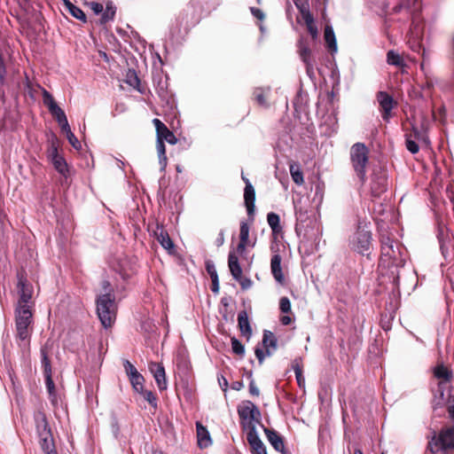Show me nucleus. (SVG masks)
I'll list each match as a JSON object with an SVG mask.
<instances>
[{"mask_svg": "<svg viewBox=\"0 0 454 454\" xmlns=\"http://www.w3.org/2000/svg\"><path fill=\"white\" fill-rule=\"evenodd\" d=\"M427 450L432 454L454 452V426H443L438 433L434 432Z\"/></svg>", "mask_w": 454, "mask_h": 454, "instance_id": "f257e3e1", "label": "nucleus"}, {"mask_svg": "<svg viewBox=\"0 0 454 454\" xmlns=\"http://www.w3.org/2000/svg\"><path fill=\"white\" fill-rule=\"evenodd\" d=\"M97 314L105 328L111 327L115 320L116 305L114 294H102L98 295Z\"/></svg>", "mask_w": 454, "mask_h": 454, "instance_id": "f03ea898", "label": "nucleus"}, {"mask_svg": "<svg viewBox=\"0 0 454 454\" xmlns=\"http://www.w3.org/2000/svg\"><path fill=\"white\" fill-rule=\"evenodd\" d=\"M296 223L295 231L298 236H303L304 238H311V231L314 229L315 221L310 219L308 215V210L306 207V200L301 198L294 201Z\"/></svg>", "mask_w": 454, "mask_h": 454, "instance_id": "7ed1b4c3", "label": "nucleus"}, {"mask_svg": "<svg viewBox=\"0 0 454 454\" xmlns=\"http://www.w3.org/2000/svg\"><path fill=\"white\" fill-rule=\"evenodd\" d=\"M33 313L31 308H15L16 337L21 340H28L32 332Z\"/></svg>", "mask_w": 454, "mask_h": 454, "instance_id": "20e7f679", "label": "nucleus"}, {"mask_svg": "<svg viewBox=\"0 0 454 454\" xmlns=\"http://www.w3.org/2000/svg\"><path fill=\"white\" fill-rule=\"evenodd\" d=\"M353 168L362 184L366 179V166L369 160V150L363 143L355 144L350 149Z\"/></svg>", "mask_w": 454, "mask_h": 454, "instance_id": "39448f33", "label": "nucleus"}, {"mask_svg": "<svg viewBox=\"0 0 454 454\" xmlns=\"http://www.w3.org/2000/svg\"><path fill=\"white\" fill-rule=\"evenodd\" d=\"M351 249L367 257L372 249V232L366 224L359 223L357 230L350 241Z\"/></svg>", "mask_w": 454, "mask_h": 454, "instance_id": "423d86ee", "label": "nucleus"}, {"mask_svg": "<svg viewBox=\"0 0 454 454\" xmlns=\"http://www.w3.org/2000/svg\"><path fill=\"white\" fill-rule=\"evenodd\" d=\"M238 413L241 419V424L245 429L250 431L251 426L261 421V412L256 405L251 401H244L238 407Z\"/></svg>", "mask_w": 454, "mask_h": 454, "instance_id": "0eeeda50", "label": "nucleus"}, {"mask_svg": "<svg viewBox=\"0 0 454 454\" xmlns=\"http://www.w3.org/2000/svg\"><path fill=\"white\" fill-rule=\"evenodd\" d=\"M17 278V290L19 299L16 307H25L32 309L33 302L31 299L33 294V286L27 282L26 277L22 272H18Z\"/></svg>", "mask_w": 454, "mask_h": 454, "instance_id": "6e6552de", "label": "nucleus"}, {"mask_svg": "<svg viewBox=\"0 0 454 454\" xmlns=\"http://www.w3.org/2000/svg\"><path fill=\"white\" fill-rule=\"evenodd\" d=\"M376 98L380 105L382 119L387 121L391 117L392 109L396 106V102L386 91H379Z\"/></svg>", "mask_w": 454, "mask_h": 454, "instance_id": "1a4fd4ad", "label": "nucleus"}, {"mask_svg": "<svg viewBox=\"0 0 454 454\" xmlns=\"http://www.w3.org/2000/svg\"><path fill=\"white\" fill-rule=\"evenodd\" d=\"M241 177H242V180L246 184V187L244 190L245 205L247 207V215L249 216L250 222L253 223L254 210H255V206H254L255 192H254V189L252 184L248 180V178H247L244 175H242Z\"/></svg>", "mask_w": 454, "mask_h": 454, "instance_id": "9d476101", "label": "nucleus"}, {"mask_svg": "<svg viewBox=\"0 0 454 454\" xmlns=\"http://www.w3.org/2000/svg\"><path fill=\"white\" fill-rule=\"evenodd\" d=\"M247 440L253 454H267L266 447L259 438L255 426L250 427V431L247 434Z\"/></svg>", "mask_w": 454, "mask_h": 454, "instance_id": "9b49d317", "label": "nucleus"}, {"mask_svg": "<svg viewBox=\"0 0 454 454\" xmlns=\"http://www.w3.org/2000/svg\"><path fill=\"white\" fill-rule=\"evenodd\" d=\"M153 123L156 129L157 139L162 142L167 141L168 144L175 145L177 142L174 133L159 119H153Z\"/></svg>", "mask_w": 454, "mask_h": 454, "instance_id": "f8f14e48", "label": "nucleus"}, {"mask_svg": "<svg viewBox=\"0 0 454 454\" xmlns=\"http://www.w3.org/2000/svg\"><path fill=\"white\" fill-rule=\"evenodd\" d=\"M387 190V177L385 173L373 175L371 184V192L373 197H380Z\"/></svg>", "mask_w": 454, "mask_h": 454, "instance_id": "ddd939ff", "label": "nucleus"}, {"mask_svg": "<svg viewBox=\"0 0 454 454\" xmlns=\"http://www.w3.org/2000/svg\"><path fill=\"white\" fill-rule=\"evenodd\" d=\"M54 342L51 340H47L45 344L41 348V363L43 368V374H52L50 356L53 348Z\"/></svg>", "mask_w": 454, "mask_h": 454, "instance_id": "4468645a", "label": "nucleus"}, {"mask_svg": "<svg viewBox=\"0 0 454 454\" xmlns=\"http://www.w3.org/2000/svg\"><path fill=\"white\" fill-rule=\"evenodd\" d=\"M149 370L153 375V378L157 383L158 387L160 390H164L167 388V381H166V374L164 367L155 362H152L149 364Z\"/></svg>", "mask_w": 454, "mask_h": 454, "instance_id": "2eb2a0df", "label": "nucleus"}, {"mask_svg": "<svg viewBox=\"0 0 454 454\" xmlns=\"http://www.w3.org/2000/svg\"><path fill=\"white\" fill-rule=\"evenodd\" d=\"M267 440L271 446L277 450L285 454V444L283 437L274 429L263 427Z\"/></svg>", "mask_w": 454, "mask_h": 454, "instance_id": "dca6fc26", "label": "nucleus"}, {"mask_svg": "<svg viewBox=\"0 0 454 454\" xmlns=\"http://www.w3.org/2000/svg\"><path fill=\"white\" fill-rule=\"evenodd\" d=\"M281 262L282 257L280 256V254H273L270 260V270L275 280L278 284L283 285L285 282V276L282 272Z\"/></svg>", "mask_w": 454, "mask_h": 454, "instance_id": "f3484780", "label": "nucleus"}, {"mask_svg": "<svg viewBox=\"0 0 454 454\" xmlns=\"http://www.w3.org/2000/svg\"><path fill=\"white\" fill-rule=\"evenodd\" d=\"M198 445L200 449L207 448L212 444V440L207 429L200 422L196 423Z\"/></svg>", "mask_w": 454, "mask_h": 454, "instance_id": "a211bd4d", "label": "nucleus"}, {"mask_svg": "<svg viewBox=\"0 0 454 454\" xmlns=\"http://www.w3.org/2000/svg\"><path fill=\"white\" fill-rule=\"evenodd\" d=\"M296 5L298 8H300L302 19L307 26L309 33L311 35L313 38H316L317 35V28L314 23V19L310 14L309 9L305 6L300 7L297 4Z\"/></svg>", "mask_w": 454, "mask_h": 454, "instance_id": "6ab92c4d", "label": "nucleus"}, {"mask_svg": "<svg viewBox=\"0 0 454 454\" xmlns=\"http://www.w3.org/2000/svg\"><path fill=\"white\" fill-rule=\"evenodd\" d=\"M228 265L233 278L239 279L242 276V269L239 265L238 256L234 252H230L228 256Z\"/></svg>", "mask_w": 454, "mask_h": 454, "instance_id": "aec40b11", "label": "nucleus"}, {"mask_svg": "<svg viewBox=\"0 0 454 454\" xmlns=\"http://www.w3.org/2000/svg\"><path fill=\"white\" fill-rule=\"evenodd\" d=\"M324 36H325V41L326 46H327L329 51L331 52L332 56L333 57V55L336 54L338 51V46H337V42H336V38L334 35V32H333L332 27H329V26L325 27Z\"/></svg>", "mask_w": 454, "mask_h": 454, "instance_id": "412c9836", "label": "nucleus"}, {"mask_svg": "<svg viewBox=\"0 0 454 454\" xmlns=\"http://www.w3.org/2000/svg\"><path fill=\"white\" fill-rule=\"evenodd\" d=\"M35 423H36V430L38 433V435H48L51 434V429L49 427L48 422L46 420V417L43 413L38 412L35 416Z\"/></svg>", "mask_w": 454, "mask_h": 454, "instance_id": "4be33fe9", "label": "nucleus"}, {"mask_svg": "<svg viewBox=\"0 0 454 454\" xmlns=\"http://www.w3.org/2000/svg\"><path fill=\"white\" fill-rule=\"evenodd\" d=\"M238 325L242 334L248 336L251 335L252 329L249 324L248 316L245 310L239 313Z\"/></svg>", "mask_w": 454, "mask_h": 454, "instance_id": "5701e85b", "label": "nucleus"}, {"mask_svg": "<svg viewBox=\"0 0 454 454\" xmlns=\"http://www.w3.org/2000/svg\"><path fill=\"white\" fill-rule=\"evenodd\" d=\"M434 375L435 378L442 380L444 382H450L453 377L452 371L442 364H438L434 368Z\"/></svg>", "mask_w": 454, "mask_h": 454, "instance_id": "b1692460", "label": "nucleus"}, {"mask_svg": "<svg viewBox=\"0 0 454 454\" xmlns=\"http://www.w3.org/2000/svg\"><path fill=\"white\" fill-rule=\"evenodd\" d=\"M40 438V446H41V449L45 453V454H57L55 449H54V444H53V439H52V435L51 434H49V436L47 435H41L39 436Z\"/></svg>", "mask_w": 454, "mask_h": 454, "instance_id": "393cba45", "label": "nucleus"}, {"mask_svg": "<svg viewBox=\"0 0 454 454\" xmlns=\"http://www.w3.org/2000/svg\"><path fill=\"white\" fill-rule=\"evenodd\" d=\"M66 10L75 19L86 21L85 13L77 6L73 4L69 0H64Z\"/></svg>", "mask_w": 454, "mask_h": 454, "instance_id": "a878e982", "label": "nucleus"}, {"mask_svg": "<svg viewBox=\"0 0 454 454\" xmlns=\"http://www.w3.org/2000/svg\"><path fill=\"white\" fill-rule=\"evenodd\" d=\"M155 236L157 240L160 243V245L167 250H170L174 247V244L169 238L168 234L163 230H157L155 231Z\"/></svg>", "mask_w": 454, "mask_h": 454, "instance_id": "bb28decb", "label": "nucleus"}, {"mask_svg": "<svg viewBox=\"0 0 454 454\" xmlns=\"http://www.w3.org/2000/svg\"><path fill=\"white\" fill-rule=\"evenodd\" d=\"M156 149H157V153H158V157H159V162L160 165V171H164L166 168V166H167V161H168V159L166 156V147H165L164 142L157 139Z\"/></svg>", "mask_w": 454, "mask_h": 454, "instance_id": "cd10ccee", "label": "nucleus"}, {"mask_svg": "<svg viewBox=\"0 0 454 454\" xmlns=\"http://www.w3.org/2000/svg\"><path fill=\"white\" fill-rule=\"evenodd\" d=\"M262 345L266 348L267 356H270V352L269 348H276L277 347V339L274 334L270 331L265 330L262 337Z\"/></svg>", "mask_w": 454, "mask_h": 454, "instance_id": "c85d7f7f", "label": "nucleus"}, {"mask_svg": "<svg viewBox=\"0 0 454 454\" xmlns=\"http://www.w3.org/2000/svg\"><path fill=\"white\" fill-rule=\"evenodd\" d=\"M387 62L389 65H393L399 67H406L403 58L394 51H388L387 53Z\"/></svg>", "mask_w": 454, "mask_h": 454, "instance_id": "c756f323", "label": "nucleus"}, {"mask_svg": "<svg viewBox=\"0 0 454 454\" xmlns=\"http://www.w3.org/2000/svg\"><path fill=\"white\" fill-rule=\"evenodd\" d=\"M51 162L59 174L66 176L68 172L67 164L62 156H55V158L51 159Z\"/></svg>", "mask_w": 454, "mask_h": 454, "instance_id": "7c9ffc66", "label": "nucleus"}, {"mask_svg": "<svg viewBox=\"0 0 454 454\" xmlns=\"http://www.w3.org/2000/svg\"><path fill=\"white\" fill-rule=\"evenodd\" d=\"M125 82L126 83H128L129 86L137 89L138 91H141V90L139 89V85H140V80L136 73L135 70L133 69H129L127 74H126V79H125Z\"/></svg>", "mask_w": 454, "mask_h": 454, "instance_id": "2f4dec72", "label": "nucleus"}, {"mask_svg": "<svg viewBox=\"0 0 454 454\" xmlns=\"http://www.w3.org/2000/svg\"><path fill=\"white\" fill-rule=\"evenodd\" d=\"M267 222L274 233H277L281 230L280 218L276 213H269L267 215Z\"/></svg>", "mask_w": 454, "mask_h": 454, "instance_id": "473e14b6", "label": "nucleus"}, {"mask_svg": "<svg viewBox=\"0 0 454 454\" xmlns=\"http://www.w3.org/2000/svg\"><path fill=\"white\" fill-rule=\"evenodd\" d=\"M289 168H290V174L292 176L293 181L296 184L301 185L304 182V179H303V174L300 170L299 167L296 164L292 163V164H290Z\"/></svg>", "mask_w": 454, "mask_h": 454, "instance_id": "72a5a7b5", "label": "nucleus"}, {"mask_svg": "<svg viewBox=\"0 0 454 454\" xmlns=\"http://www.w3.org/2000/svg\"><path fill=\"white\" fill-rule=\"evenodd\" d=\"M129 381L136 392L142 391L144 389L143 383H144V377L139 372L129 377Z\"/></svg>", "mask_w": 454, "mask_h": 454, "instance_id": "f704fd0d", "label": "nucleus"}, {"mask_svg": "<svg viewBox=\"0 0 454 454\" xmlns=\"http://www.w3.org/2000/svg\"><path fill=\"white\" fill-rule=\"evenodd\" d=\"M42 94L43 104L47 106L49 112L58 106V104L55 102L52 95L49 91L43 89Z\"/></svg>", "mask_w": 454, "mask_h": 454, "instance_id": "c9c22d12", "label": "nucleus"}, {"mask_svg": "<svg viewBox=\"0 0 454 454\" xmlns=\"http://www.w3.org/2000/svg\"><path fill=\"white\" fill-rule=\"evenodd\" d=\"M44 378H45V385H46V388L49 393V395L51 398V401L54 402V399L56 398V389H55V384L52 380V375L51 374L44 375Z\"/></svg>", "mask_w": 454, "mask_h": 454, "instance_id": "e433bc0d", "label": "nucleus"}, {"mask_svg": "<svg viewBox=\"0 0 454 454\" xmlns=\"http://www.w3.org/2000/svg\"><path fill=\"white\" fill-rule=\"evenodd\" d=\"M138 393L150 403L152 407L157 409V397L152 391L142 389V391H139Z\"/></svg>", "mask_w": 454, "mask_h": 454, "instance_id": "4c0bfd02", "label": "nucleus"}, {"mask_svg": "<svg viewBox=\"0 0 454 454\" xmlns=\"http://www.w3.org/2000/svg\"><path fill=\"white\" fill-rule=\"evenodd\" d=\"M249 231H250V227H249L248 223L245 221H241L240 228H239V240L240 241L250 242Z\"/></svg>", "mask_w": 454, "mask_h": 454, "instance_id": "58836bf2", "label": "nucleus"}, {"mask_svg": "<svg viewBox=\"0 0 454 454\" xmlns=\"http://www.w3.org/2000/svg\"><path fill=\"white\" fill-rule=\"evenodd\" d=\"M231 348L233 353L238 356H243L245 354V348L242 343L235 337L231 338Z\"/></svg>", "mask_w": 454, "mask_h": 454, "instance_id": "ea45409f", "label": "nucleus"}, {"mask_svg": "<svg viewBox=\"0 0 454 454\" xmlns=\"http://www.w3.org/2000/svg\"><path fill=\"white\" fill-rule=\"evenodd\" d=\"M405 144L407 150L413 154L417 153L419 151V145L415 142L414 139H411V135H405Z\"/></svg>", "mask_w": 454, "mask_h": 454, "instance_id": "a19ab883", "label": "nucleus"}, {"mask_svg": "<svg viewBox=\"0 0 454 454\" xmlns=\"http://www.w3.org/2000/svg\"><path fill=\"white\" fill-rule=\"evenodd\" d=\"M433 118L439 121L442 124L446 122V109L443 106H440L436 111H433Z\"/></svg>", "mask_w": 454, "mask_h": 454, "instance_id": "79ce46f5", "label": "nucleus"}, {"mask_svg": "<svg viewBox=\"0 0 454 454\" xmlns=\"http://www.w3.org/2000/svg\"><path fill=\"white\" fill-rule=\"evenodd\" d=\"M416 2L417 0H401V2L393 8V11L399 12L403 9H410L415 5Z\"/></svg>", "mask_w": 454, "mask_h": 454, "instance_id": "37998d69", "label": "nucleus"}, {"mask_svg": "<svg viewBox=\"0 0 454 454\" xmlns=\"http://www.w3.org/2000/svg\"><path fill=\"white\" fill-rule=\"evenodd\" d=\"M114 15H115V8L112 4H108L106 5V10L104 12V13L102 15V18H101L102 22L106 23V22L113 20Z\"/></svg>", "mask_w": 454, "mask_h": 454, "instance_id": "c03bdc74", "label": "nucleus"}, {"mask_svg": "<svg viewBox=\"0 0 454 454\" xmlns=\"http://www.w3.org/2000/svg\"><path fill=\"white\" fill-rule=\"evenodd\" d=\"M58 144L59 140L55 135L52 136L51 141V146L49 148V157L51 159L55 158V156H59L58 153Z\"/></svg>", "mask_w": 454, "mask_h": 454, "instance_id": "a18cd8bd", "label": "nucleus"}, {"mask_svg": "<svg viewBox=\"0 0 454 454\" xmlns=\"http://www.w3.org/2000/svg\"><path fill=\"white\" fill-rule=\"evenodd\" d=\"M279 309L283 313L291 311V302L287 297H282L279 301Z\"/></svg>", "mask_w": 454, "mask_h": 454, "instance_id": "49530a36", "label": "nucleus"}, {"mask_svg": "<svg viewBox=\"0 0 454 454\" xmlns=\"http://www.w3.org/2000/svg\"><path fill=\"white\" fill-rule=\"evenodd\" d=\"M300 56H301V59H302V61L309 67V66L310 65L309 64L310 50L308 47H306V46L301 47V49H300Z\"/></svg>", "mask_w": 454, "mask_h": 454, "instance_id": "de8ad7c7", "label": "nucleus"}, {"mask_svg": "<svg viewBox=\"0 0 454 454\" xmlns=\"http://www.w3.org/2000/svg\"><path fill=\"white\" fill-rule=\"evenodd\" d=\"M381 249L383 253L387 255H391L390 251H393L392 240L387 238V239H383L381 241Z\"/></svg>", "mask_w": 454, "mask_h": 454, "instance_id": "09e8293b", "label": "nucleus"}, {"mask_svg": "<svg viewBox=\"0 0 454 454\" xmlns=\"http://www.w3.org/2000/svg\"><path fill=\"white\" fill-rule=\"evenodd\" d=\"M123 366L129 378L138 373L136 367L129 360L124 361Z\"/></svg>", "mask_w": 454, "mask_h": 454, "instance_id": "8fccbe9b", "label": "nucleus"}, {"mask_svg": "<svg viewBox=\"0 0 454 454\" xmlns=\"http://www.w3.org/2000/svg\"><path fill=\"white\" fill-rule=\"evenodd\" d=\"M236 280L239 283L243 290L249 289L253 285V281L250 278L242 276H240V278H239V279Z\"/></svg>", "mask_w": 454, "mask_h": 454, "instance_id": "3c124183", "label": "nucleus"}, {"mask_svg": "<svg viewBox=\"0 0 454 454\" xmlns=\"http://www.w3.org/2000/svg\"><path fill=\"white\" fill-rule=\"evenodd\" d=\"M68 142L72 145V146L75 149H79L81 147V144L79 140L76 138L74 134L71 131L66 135Z\"/></svg>", "mask_w": 454, "mask_h": 454, "instance_id": "603ef678", "label": "nucleus"}, {"mask_svg": "<svg viewBox=\"0 0 454 454\" xmlns=\"http://www.w3.org/2000/svg\"><path fill=\"white\" fill-rule=\"evenodd\" d=\"M447 411L449 414V418L454 423V395H450L449 399V403L447 405Z\"/></svg>", "mask_w": 454, "mask_h": 454, "instance_id": "864d4df0", "label": "nucleus"}, {"mask_svg": "<svg viewBox=\"0 0 454 454\" xmlns=\"http://www.w3.org/2000/svg\"><path fill=\"white\" fill-rule=\"evenodd\" d=\"M254 94L255 99L259 105H261V106L266 105V99H265V97L261 89H256L254 90Z\"/></svg>", "mask_w": 454, "mask_h": 454, "instance_id": "5fc2aeb1", "label": "nucleus"}, {"mask_svg": "<svg viewBox=\"0 0 454 454\" xmlns=\"http://www.w3.org/2000/svg\"><path fill=\"white\" fill-rule=\"evenodd\" d=\"M254 245H255V242H253V243H251V242H242V241L239 240V243L237 246V252L239 254H242L245 251L247 247H254Z\"/></svg>", "mask_w": 454, "mask_h": 454, "instance_id": "6e6d98bb", "label": "nucleus"}, {"mask_svg": "<svg viewBox=\"0 0 454 454\" xmlns=\"http://www.w3.org/2000/svg\"><path fill=\"white\" fill-rule=\"evenodd\" d=\"M177 367L184 372L188 371V362L184 356L178 357Z\"/></svg>", "mask_w": 454, "mask_h": 454, "instance_id": "4d7b16f0", "label": "nucleus"}, {"mask_svg": "<svg viewBox=\"0 0 454 454\" xmlns=\"http://www.w3.org/2000/svg\"><path fill=\"white\" fill-rule=\"evenodd\" d=\"M249 393L252 395L258 396L260 395V390L256 387L254 380L252 379L249 383Z\"/></svg>", "mask_w": 454, "mask_h": 454, "instance_id": "13d9d810", "label": "nucleus"}, {"mask_svg": "<svg viewBox=\"0 0 454 454\" xmlns=\"http://www.w3.org/2000/svg\"><path fill=\"white\" fill-rule=\"evenodd\" d=\"M250 11L252 14L260 20H262L265 18V15L262 12V11L258 8L251 7Z\"/></svg>", "mask_w": 454, "mask_h": 454, "instance_id": "bf43d9fd", "label": "nucleus"}, {"mask_svg": "<svg viewBox=\"0 0 454 454\" xmlns=\"http://www.w3.org/2000/svg\"><path fill=\"white\" fill-rule=\"evenodd\" d=\"M254 353H255V356H256V357H257V359L259 361V364H262L263 360H264V357H265L263 350L261 348L256 347L255 350H254Z\"/></svg>", "mask_w": 454, "mask_h": 454, "instance_id": "052dcab7", "label": "nucleus"}, {"mask_svg": "<svg viewBox=\"0 0 454 454\" xmlns=\"http://www.w3.org/2000/svg\"><path fill=\"white\" fill-rule=\"evenodd\" d=\"M91 5V9L92 11L96 13V14H99L103 12V4H99V3H95V2H92L90 4Z\"/></svg>", "mask_w": 454, "mask_h": 454, "instance_id": "680f3d73", "label": "nucleus"}, {"mask_svg": "<svg viewBox=\"0 0 454 454\" xmlns=\"http://www.w3.org/2000/svg\"><path fill=\"white\" fill-rule=\"evenodd\" d=\"M293 369L295 373L298 372H302V368H301V359L300 358H296L294 360L293 362Z\"/></svg>", "mask_w": 454, "mask_h": 454, "instance_id": "e2e57ef3", "label": "nucleus"}, {"mask_svg": "<svg viewBox=\"0 0 454 454\" xmlns=\"http://www.w3.org/2000/svg\"><path fill=\"white\" fill-rule=\"evenodd\" d=\"M51 114L55 118V120L65 114V112L58 106L53 110H51Z\"/></svg>", "mask_w": 454, "mask_h": 454, "instance_id": "0e129e2a", "label": "nucleus"}, {"mask_svg": "<svg viewBox=\"0 0 454 454\" xmlns=\"http://www.w3.org/2000/svg\"><path fill=\"white\" fill-rule=\"evenodd\" d=\"M296 380L300 387H304L305 386V379L302 375V372L295 373Z\"/></svg>", "mask_w": 454, "mask_h": 454, "instance_id": "69168bd1", "label": "nucleus"}, {"mask_svg": "<svg viewBox=\"0 0 454 454\" xmlns=\"http://www.w3.org/2000/svg\"><path fill=\"white\" fill-rule=\"evenodd\" d=\"M223 243H224V232H223V231H221L218 234V237L216 238V239L215 241V244L217 247H221L223 245Z\"/></svg>", "mask_w": 454, "mask_h": 454, "instance_id": "338daca9", "label": "nucleus"}, {"mask_svg": "<svg viewBox=\"0 0 454 454\" xmlns=\"http://www.w3.org/2000/svg\"><path fill=\"white\" fill-rule=\"evenodd\" d=\"M102 288L105 292L104 294H113V289L107 280L102 281Z\"/></svg>", "mask_w": 454, "mask_h": 454, "instance_id": "774afa93", "label": "nucleus"}]
</instances>
